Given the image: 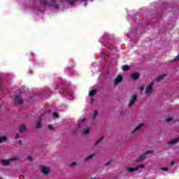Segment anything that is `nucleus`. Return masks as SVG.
Segmentation results:
<instances>
[{
  "label": "nucleus",
  "instance_id": "nucleus-1",
  "mask_svg": "<svg viewBox=\"0 0 179 179\" xmlns=\"http://www.w3.org/2000/svg\"><path fill=\"white\" fill-rule=\"evenodd\" d=\"M153 82H151L146 87L145 90V93L148 96H150L152 93H153V86H154Z\"/></svg>",
  "mask_w": 179,
  "mask_h": 179
},
{
  "label": "nucleus",
  "instance_id": "nucleus-2",
  "mask_svg": "<svg viewBox=\"0 0 179 179\" xmlns=\"http://www.w3.org/2000/svg\"><path fill=\"white\" fill-rule=\"evenodd\" d=\"M16 160H17V158L11 157L8 160H1V164H2V166H9V164H10V162H16Z\"/></svg>",
  "mask_w": 179,
  "mask_h": 179
},
{
  "label": "nucleus",
  "instance_id": "nucleus-3",
  "mask_svg": "<svg viewBox=\"0 0 179 179\" xmlns=\"http://www.w3.org/2000/svg\"><path fill=\"white\" fill-rule=\"evenodd\" d=\"M143 165H140L137 167L135 168H131L129 166H126V171H127V173H134V171H138V170H139L140 168H143Z\"/></svg>",
  "mask_w": 179,
  "mask_h": 179
},
{
  "label": "nucleus",
  "instance_id": "nucleus-4",
  "mask_svg": "<svg viewBox=\"0 0 179 179\" xmlns=\"http://www.w3.org/2000/svg\"><path fill=\"white\" fill-rule=\"evenodd\" d=\"M122 79H124V77L122 75L119 74L113 80V85L114 86H117L119 83H121L122 82Z\"/></svg>",
  "mask_w": 179,
  "mask_h": 179
},
{
  "label": "nucleus",
  "instance_id": "nucleus-5",
  "mask_svg": "<svg viewBox=\"0 0 179 179\" xmlns=\"http://www.w3.org/2000/svg\"><path fill=\"white\" fill-rule=\"evenodd\" d=\"M143 127H145V124H143V123H141V124H138V125L131 131V134H135V132H136V131H139L140 129H142V128H143Z\"/></svg>",
  "mask_w": 179,
  "mask_h": 179
},
{
  "label": "nucleus",
  "instance_id": "nucleus-6",
  "mask_svg": "<svg viewBox=\"0 0 179 179\" xmlns=\"http://www.w3.org/2000/svg\"><path fill=\"white\" fill-rule=\"evenodd\" d=\"M50 171L51 170L48 166H43L41 168V173H43V174H44L45 176H47V174H48V173H50Z\"/></svg>",
  "mask_w": 179,
  "mask_h": 179
},
{
  "label": "nucleus",
  "instance_id": "nucleus-7",
  "mask_svg": "<svg viewBox=\"0 0 179 179\" xmlns=\"http://www.w3.org/2000/svg\"><path fill=\"white\" fill-rule=\"evenodd\" d=\"M136 94H134L131 96L129 102V106H132L133 104L135 103V101H136Z\"/></svg>",
  "mask_w": 179,
  "mask_h": 179
},
{
  "label": "nucleus",
  "instance_id": "nucleus-8",
  "mask_svg": "<svg viewBox=\"0 0 179 179\" xmlns=\"http://www.w3.org/2000/svg\"><path fill=\"white\" fill-rule=\"evenodd\" d=\"M164 78H166V75L163 74L161 76H159L158 77H157L155 78L156 82H160V80H163V79H164Z\"/></svg>",
  "mask_w": 179,
  "mask_h": 179
},
{
  "label": "nucleus",
  "instance_id": "nucleus-9",
  "mask_svg": "<svg viewBox=\"0 0 179 179\" xmlns=\"http://www.w3.org/2000/svg\"><path fill=\"white\" fill-rule=\"evenodd\" d=\"M132 79H134V80H136L137 79H139V73H134L131 75Z\"/></svg>",
  "mask_w": 179,
  "mask_h": 179
},
{
  "label": "nucleus",
  "instance_id": "nucleus-10",
  "mask_svg": "<svg viewBox=\"0 0 179 179\" xmlns=\"http://www.w3.org/2000/svg\"><path fill=\"white\" fill-rule=\"evenodd\" d=\"M178 141H179L178 138H176L171 140V141H169L168 143L169 145H176V143H177Z\"/></svg>",
  "mask_w": 179,
  "mask_h": 179
},
{
  "label": "nucleus",
  "instance_id": "nucleus-11",
  "mask_svg": "<svg viewBox=\"0 0 179 179\" xmlns=\"http://www.w3.org/2000/svg\"><path fill=\"white\" fill-rule=\"evenodd\" d=\"M19 131L20 132H24V131H26V125L21 124L19 127Z\"/></svg>",
  "mask_w": 179,
  "mask_h": 179
},
{
  "label": "nucleus",
  "instance_id": "nucleus-12",
  "mask_svg": "<svg viewBox=\"0 0 179 179\" xmlns=\"http://www.w3.org/2000/svg\"><path fill=\"white\" fill-rule=\"evenodd\" d=\"M130 68L128 65H123L122 66V71H124V72H127V71H129Z\"/></svg>",
  "mask_w": 179,
  "mask_h": 179
},
{
  "label": "nucleus",
  "instance_id": "nucleus-13",
  "mask_svg": "<svg viewBox=\"0 0 179 179\" xmlns=\"http://www.w3.org/2000/svg\"><path fill=\"white\" fill-rule=\"evenodd\" d=\"M15 101H16V103H18V104H22L23 103V99H22L19 96H17V97H15Z\"/></svg>",
  "mask_w": 179,
  "mask_h": 179
},
{
  "label": "nucleus",
  "instance_id": "nucleus-14",
  "mask_svg": "<svg viewBox=\"0 0 179 179\" xmlns=\"http://www.w3.org/2000/svg\"><path fill=\"white\" fill-rule=\"evenodd\" d=\"M85 118L80 119L78 121V127H82V125H83V122H85Z\"/></svg>",
  "mask_w": 179,
  "mask_h": 179
},
{
  "label": "nucleus",
  "instance_id": "nucleus-15",
  "mask_svg": "<svg viewBox=\"0 0 179 179\" xmlns=\"http://www.w3.org/2000/svg\"><path fill=\"white\" fill-rule=\"evenodd\" d=\"M96 93H97V90H92L90 91L89 96H94V94H96Z\"/></svg>",
  "mask_w": 179,
  "mask_h": 179
},
{
  "label": "nucleus",
  "instance_id": "nucleus-16",
  "mask_svg": "<svg viewBox=\"0 0 179 179\" xmlns=\"http://www.w3.org/2000/svg\"><path fill=\"white\" fill-rule=\"evenodd\" d=\"M50 4L51 6H54V8H58V5L55 3V1L54 0L50 1Z\"/></svg>",
  "mask_w": 179,
  "mask_h": 179
},
{
  "label": "nucleus",
  "instance_id": "nucleus-17",
  "mask_svg": "<svg viewBox=\"0 0 179 179\" xmlns=\"http://www.w3.org/2000/svg\"><path fill=\"white\" fill-rule=\"evenodd\" d=\"M2 142H6V136H0V143H2Z\"/></svg>",
  "mask_w": 179,
  "mask_h": 179
},
{
  "label": "nucleus",
  "instance_id": "nucleus-18",
  "mask_svg": "<svg viewBox=\"0 0 179 179\" xmlns=\"http://www.w3.org/2000/svg\"><path fill=\"white\" fill-rule=\"evenodd\" d=\"M90 128L87 127L85 130L83 131V134H89Z\"/></svg>",
  "mask_w": 179,
  "mask_h": 179
},
{
  "label": "nucleus",
  "instance_id": "nucleus-19",
  "mask_svg": "<svg viewBox=\"0 0 179 179\" xmlns=\"http://www.w3.org/2000/svg\"><path fill=\"white\" fill-rule=\"evenodd\" d=\"M139 89H140V92H141V93L142 94V93H143V90H145V88L143 87V86H141L139 87Z\"/></svg>",
  "mask_w": 179,
  "mask_h": 179
},
{
  "label": "nucleus",
  "instance_id": "nucleus-20",
  "mask_svg": "<svg viewBox=\"0 0 179 179\" xmlns=\"http://www.w3.org/2000/svg\"><path fill=\"white\" fill-rule=\"evenodd\" d=\"M52 117H53V118H58V113H53Z\"/></svg>",
  "mask_w": 179,
  "mask_h": 179
},
{
  "label": "nucleus",
  "instance_id": "nucleus-21",
  "mask_svg": "<svg viewBox=\"0 0 179 179\" xmlns=\"http://www.w3.org/2000/svg\"><path fill=\"white\" fill-rule=\"evenodd\" d=\"M76 166V162H72L70 164V167H75Z\"/></svg>",
  "mask_w": 179,
  "mask_h": 179
},
{
  "label": "nucleus",
  "instance_id": "nucleus-22",
  "mask_svg": "<svg viewBox=\"0 0 179 179\" xmlns=\"http://www.w3.org/2000/svg\"><path fill=\"white\" fill-rule=\"evenodd\" d=\"M96 116H97V110H94L93 118H96Z\"/></svg>",
  "mask_w": 179,
  "mask_h": 179
},
{
  "label": "nucleus",
  "instance_id": "nucleus-23",
  "mask_svg": "<svg viewBox=\"0 0 179 179\" xmlns=\"http://www.w3.org/2000/svg\"><path fill=\"white\" fill-rule=\"evenodd\" d=\"M153 153V152L152 150H148L145 153V155H149V154H152Z\"/></svg>",
  "mask_w": 179,
  "mask_h": 179
},
{
  "label": "nucleus",
  "instance_id": "nucleus-24",
  "mask_svg": "<svg viewBox=\"0 0 179 179\" xmlns=\"http://www.w3.org/2000/svg\"><path fill=\"white\" fill-rule=\"evenodd\" d=\"M40 127H41V123H40V122H38L36 123V128H40Z\"/></svg>",
  "mask_w": 179,
  "mask_h": 179
},
{
  "label": "nucleus",
  "instance_id": "nucleus-25",
  "mask_svg": "<svg viewBox=\"0 0 179 179\" xmlns=\"http://www.w3.org/2000/svg\"><path fill=\"white\" fill-rule=\"evenodd\" d=\"M48 128H49V129H54V126L50 124V125L48 126Z\"/></svg>",
  "mask_w": 179,
  "mask_h": 179
},
{
  "label": "nucleus",
  "instance_id": "nucleus-26",
  "mask_svg": "<svg viewBox=\"0 0 179 179\" xmlns=\"http://www.w3.org/2000/svg\"><path fill=\"white\" fill-rule=\"evenodd\" d=\"M93 156H94L93 155L88 156L87 157L86 160H89V159H92V157H93Z\"/></svg>",
  "mask_w": 179,
  "mask_h": 179
},
{
  "label": "nucleus",
  "instance_id": "nucleus-27",
  "mask_svg": "<svg viewBox=\"0 0 179 179\" xmlns=\"http://www.w3.org/2000/svg\"><path fill=\"white\" fill-rule=\"evenodd\" d=\"M171 117H169V118H166V121L167 122H170V121H171Z\"/></svg>",
  "mask_w": 179,
  "mask_h": 179
},
{
  "label": "nucleus",
  "instance_id": "nucleus-28",
  "mask_svg": "<svg viewBox=\"0 0 179 179\" xmlns=\"http://www.w3.org/2000/svg\"><path fill=\"white\" fill-rule=\"evenodd\" d=\"M144 159H146V157H140V161L143 160Z\"/></svg>",
  "mask_w": 179,
  "mask_h": 179
},
{
  "label": "nucleus",
  "instance_id": "nucleus-29",
  "mask_svg": "<svg viewBox=\"0 0 179 179\" xmlns=\"http://www.w3.org/2000/svg\"><path fill=\"white\" fill-rule=\"evenodd\" d=\"M161 170L163 171H168L167 168H162Z\"/></svg>",
  "mask_w": 179,
  "mask_h": 179
},
{
  "label": "nucleus",
  "instance_id": "nucleus-30",
  "mask_svg": "<svg viewBox=\"0 0 179 179\" xmlns=\"http://www.w3.org/2000/svg\"><path fill=\"white\" fill-rule=\"evenodd\" d=\"M28 160H29L30 162H31V160H33V158L31 157H28Z\"/></svg>",
  "mask_w": 179,
  "mask_h": 179
},
{
  "label": "nucleus",
  "instance_id": "nucleus-31",
  "mask_svg": "<svg viewBox=\"0 0 179 179\" xmlns=\"http://www.w3.org/2000/svg\"><path fill=\"white\" fill-rule=\"evenodd\" d=\"M17 138H19V134H17V135L15 136V139H17Z\"/></svg>",
  "mask_w": 179,
  "mask_h": 179
},
{
  "label": "nucleus",
  "instance_id": "nucleus-32",
  "mask_svg": "<svg viewBox=\"0 0 179 179\" xmlns=\"http://www.w3.org/2000/svg\"><path fill=\"white\" fill-rule=\"evenodd\" d=\"M99 141L96 142V145L99 144Z\"/></svg>",
  "mask_w": 179,
  "mask_h": 179
},
{
  "label": "nucleus",
  "instance_id": "nucleus-33",
  "mask_svg": "<svg viewBox=\"0 0 179 179\" xmlns=\"http://www.w3.org/2000/svg\"><path fill=\"white\" fill-rule=\"evenodd\" d=\"M171 164H172V166H173V164H174V163L171 162Z\"/></svg>",
  "mask_w": 179,
  "mask_h": 179
},
{
  "label": "nucleus",
  "instance_id": "nucleus-34",
  "mask_svg": "<svg viewBox=\"0 0 179 179\" xmlns=\"http://www.w3.org/2000/svg\"><path fill=\"white\" fill-rule=\"evenodd\" d=\"M1 107H2V106L0 105V108H1Z\"/></svg>",
  "mask_w": 179,
  "mask_h": 179
},
{
  "label": "nucleus",
  "instance_id": "nucleus-35",
  "mask_svg": "<svg viewBox=\"0 0 179 179\" xmlns=\"http://www.w3.org/2000/svg\"><path fill=\"white\" fill-rule=\"evenodd\" d=\"M100 141H101V138L99 140V142H100Z\"/></svg>",
  "mask_w": 179,
  "mask_h": 179
}]
</instances>
